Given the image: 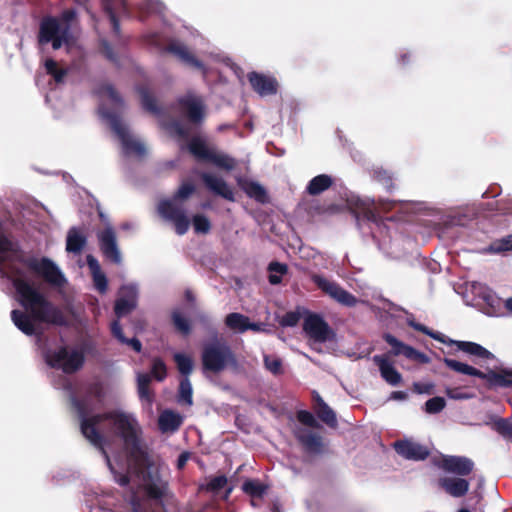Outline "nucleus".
<instances>
[{
	"mask_svg": "<svg viewBox=\"0 0 512 512\" xmlns=\"http://www.w3.org/2000/svg\"><path fill=\"white\" fill-rule=\"evenodd\" d=\"M210 230V220L204 215L194 214V232L199 234H208Z\"/></svg>",
	"mask_w": 512,
	"mask_h": 512,
	"instance_id": "obj_46",
	"label": "nucleus"
},
{
	"mask_svg": "<svg viewBox=\"0 0 512 512\" xmlns=\"http://www.w3.org/2000/svg\"><path fill=\"white\" fill-rule=\"evenodd\" d=\"M166 51L179 56L183 60L192 62V55L180 44L171 43L166 47Z\"/></svg>",
	"mask_w": 512,
	"mask_h": 512,
	"instance_id": "obj_51",
	"label": "nucleus"
},
{
	"mask_svg": "<svg viewBox=\"0 0 512 512\" xmlns=\"http://www.w3.org/2000/svg\"><path fill=\"white\" fill-rule=\"evenodd\" d=\"M45 69L48 75L52 76L57 84L63 83L67 76V69L59 68L55 60L49 58L45 61Z\"/></svg>",
	"mask_w": 512,
	"mask_h": 512,
	"instance_id": "obj_37",
	"label": "nucleus"
},
{
	"mask_svg": "<svg viewBox=\"0 0 512 512\" xmlns=\"http://www.w3.org/2000/svg\"><path fill=\"white\" fill-rule=\"evenodd\" d=\"M312 281L320 290L343 306L354 307L358 303V299L352 293L334 281H330L318 274L312 276Z\"/></svg>",
	"mask_w": 512,
	"mask_h": 512,
	"instance_id": "obj_12",
	"label": "nucleus"
},
{
	"mask_svg": "<svg viewBox=\"0 0 512 512\" xmlns=\"http://www.w3.org/2000/svg\"><path fill=\"white\" fill-rule=\"evenodd\" d=\"M446 406V401L443 397L436 396L430 398L425 402V411L428 414H437L441 412Z\"/></svg>",
	"mask_w": 512,
	"mask_h": 512,
	"instance_id": "obj_45",
	"label": "nucleus"
},
{
	"mask_svg": "<svg viewBox=\"0 0 512 512\" xmlns=\"http://www.w3.org/2000/svg\"><path fill=\"white\" fill-rule=\"evenodd\" d=\"M99 248L106 260L119 265L122 262V256L117 244V237L113 227L108 226L97 233Z\"/></svg>",
	"mask_w": 512,
	"mask_h": 512,
	"instance_id": "obj_14",
	"label": "nucleus"
},
{
	"mask_svg": "<svg viewBox=\"0 0 512 512\" xmlns=\"http://www.w3.org/2000/svg\"><path fill=\"white\" fill-rule=\"evenodd\" d=\"M313 409L317 417L330 428H336L338 425L336 413L316 392L313 396Z\"/></svg>",
	"mask_w": 512,
	"mask_h": 512,
	"instance_id": "obj_24",
	"label": "nucleus"
},
{
	"mask_svg": "<svg viewBox=\"0 0 512 512\" xmlns=\"http://www.w3.org/2000/svg\"><path fill=\"white\" fill-rule=\"evenodd\" d=\"M488 251L494 254L512 251V234L492 241Z\"/></svg>",
	"mask_w": 512,
	"mask_h": 512,
	"instance_id": "obj_40",
	"label": "nucleus"
},
{
	"mask_svg": "<svg viewBox=\"0 0 512 512\" xmlns=\"http://www.w3.org/2000/svg\"><path fill=\"white\" fill-rule=\"evenodd\" d=\"M89 397H94L99 402L102 401L104 391L100 383L91 384L84 397L71 396L70 398L71 406L78 416L80 431L83 437L99 449L101 454L106 457L108 463H110V457L105 449L106 438L98 429V425L104 421H111L118 436L123 440L134 472L144 482L143 486L146 495L150 499H162L167 490V482L160 477L158 472H154L151 469L148 454L141 444L142 430L138 421L129 414L117 411L91 414L92 408L89 403ZM109 465L111 466V464Z\"/></svg>",
	"mask_w": 512,
	"mask_h": 512,
	"instance_id": "obj_1",
	"label": "nucleus"
},
{
	"mask_svg": "<svg viewBox=\"0 0 512 512\" xmlns=\"http://www.w3.org/2000/svg\"><path fill=\"white\" fill-rule=\"evenodd\" d=\"M183 422L180 414L166 409L158 417V428L162 433H174L179 429Z\"/></svg>",
	"mask_w": 512,
	"mask_h": 512,
	"instance_id": "obj_27",
	"label": "nucleus"
},
{
	"mask_svg": "<svg viewBox=\"0 0 512 512\" xmlns=\"http://www.w3.org/2000/svg\"><path fill=\"white\" fill-rule=\"evenodd\" d=\"M445 394L449 399L453 400H467L472 398V394L463 392L460 387H446Z\"/></svg>",
	"mask_w": 512,
	"mask_h": 512,
	"instance_id": "obj_55",
	"label": "nucleus"
},
{
	"mask_svg": "<svg viewBox=\"0 0 512 512\" xmlns=\"http://www.w3.org/2000/svg\"><path fill=\"white\" fill-rule=\"evenodd\" d=\"M268 270L270 271V275L268 277L270 284L276 285L281 282V275L285 274L288 268L286 264L275 261L269 264Z\"/></svg>",
	"mask_w": 512,
	"mask_h": 512,
	"instance_id": "obj_42",
	"label": "nucleus"
},
{
	"mask_svg": "<svg viewBox=\"0 0 512 512\" xmlns=\"http://www.w3.org/2000/svg\"><path fill=\"white\" fill-rule=\"evenodd\" d=\"M111 333L120 343L130 346L135 352L140 353L142 350V343L136 337L127 338L123 333V329L118 320L111 323Z\"/></svg>",
	"mask_w": 512,
	"mask_h": 512,
	"instance_id": "obj_32",
	"label": "nucleus"
},
{
	"mask_svg": "<svg viewBox=\"0 0 512 512\" xmlns=\"http://www.w3.org/2000/svg\"><path fill=\"white\" fill-rule=\"evenodd\" d=\"M373 362L377 365L381 377L390 385L397 386L402 381V375L393 366L388 354L374 355Z\"/></svg>",
	"mask_w": 512,
	"mask_h": 512,
	"instance_id": "obj_22",
	"label": "nucleus"
},
{
	"mask_svg": "<svg viewBox=\"0 0 512 512\" xmlns=\"http://www.w3.org/2000/svg\"><path fill=\"white\" fill-rule=\"evenodd\" d=\"M266 489L267 487L258 480H246L242 485L243 492L253 498H262Z\"/></svg>",
	"mask_w": 512,
	"mask_h": 512,
	"instance_id": "obj_38",
	"label": "nucleus"
},
{
	"mask_svg": "<svg viewBox=\"0 0 512 512\" xmlns=\"http://www.w3.org/2000/svg\"><path fill=\"white\" fill-rule=\"evenodd\" d=\"M303 331L315 342L324 343L332 338L333 330L317 313L307 312L303 321Z\"/></svg>",
	"mask_w": 512,
	"mask_h": 512,
	"instance_id": "obj_13",
	"label": "nucleus"
},
{
	"mask_svg": "<svg viewBox=\"0 0 512 512\" xmlns=\"http://www.w3.org/2000/svg\"><path fill=\"white\" fill-rule=\"evenodd\" d=\"M406 358L409 360L417 361L421 364H428L431 361L430 357H428L425 353L415 349L414 347H411V349L408 350V355Z\"/></svg>",
	"mask_w": 512,
	"mask_h": 512,
	"instance_id": "obj_56",
	"label": "nucleus"
},
{
	"mask_svg": "<svg viewBox=\"0 0 512 512\" xmlns=\"http://www.w3.org/2000/svg\"><path fill=\"white\" fill-rule=\"evenodd\" d=\"M172 320L177 331L184 335H187L189 333L190 325L188 323V320L181 313V311L174 310L172 313Z\"/></svg>",
	"mask_w": 512,
	"mask_h": 512,
	"instance_id": "obj_44",
	"label": "nucleus"
},
{
	"mask_svg": "<svg viewBox=\"0 0 512 512\" xmlns=\"http://www.w3.org/2000/svg\"><path fill=\"white\" fill-rule=\"evenodd\" d=\"M207 115V107L201 97L194 96V131H199Z\"/></svg>",
	"mask_w": 512,
	"mask_h": 512,
	"instance_id": "obj_39",
	"label": "nucleus"
},
{
	"mask_svg": "<svg viewBox=\"0 0 512 512\" xmlns=\"http://www.w3.org/2000/svg\"><path fill=\"white\" fill-rule=\"evenodd\" d=\"M192 196V179H186L172 197L159 200L158 216L172 225L178 235L188 232L192 219L189 216V198Z\"/></svg>",
	"mask_w": 512,
	"mask_h": 512,
	"instance_id": "obj_4",
	"label": "nucleus"
},
{
	"mask_svg": "<svg viewBox=\"0 0 512 512\" xmlns=\"http://www.w3.org/2000/svg\"><path fill=\"white\" fill-rule=\"evenodd\" d=\"M497 210L503 214H510L512 213V208L505 207L502 203V201L498 202Z\"/></svg>",
	"mask_w": 512,
	"mask_h": 512,
	"instance_id": "obj_63",
	"label": "nucleus"
},
{
	"mask_svg": "<svg viewBox=\"0 0 512 512\" xmlns=\"http://www.w3.org/2000/svg\"><path fill=\"white\" fill-rule=\"evenodd\" d=\"M86 245V237L80 234L76 228L69 230L66 239V250L75 254L80 253Z\"/></svg>",
	"mask_w": 512,
	"mask_h": 512,
	"instance_id": "obj_33",
	"label": "nucleus"
},
{
	"mask_svg": "<svg viewBox=\"0 0 512 512\" xmlns=\"http://www.w3.org/2000/svg\"><path fill=\"white\" fill-rule=\"evenodd\" d=\"M151 376L147 373H139L137 376V389L141 401L149 406L154 402V392L150 389Z\"/></svg>",
	"mask_w": 512,
	"mask_h": 512,
	"instance_id": "obj_31",
	"label": "nucleus"
},
{
	"mask_svg": "<svg viewBox=\"0 0 512 512\" xmlns=\"http://www.w3.org/2000/svg\"><path fill=\"white\" fill-rule=\"evenodd\" d=\"M75 17V12L73 10H66L62 14V18L65 22H69Z\"/></svg>",
	"mask_w": 512,
	"mask_h": 512,
	"instance_id": "obj_62",
	"label": "nucleus"
},
{
	"mask_svg": "<svg viewBox=\"0 0 512 512\" xmlns=\"http://www.w3.org/2000/svg\"><path fill=\"white\" fill-rule=\"evenodd\" d=\"M64 30L69 32L68 24L62 25L56 17L46 16L40 22L38 41L48 44L54 37L62 35Z\"/></svg>",
	"mask_w": 512,
	"mask_h": 512,
	"instance_id": "obj_20",
	"label": "nucleus"
},
{
	"mask_svg": "<svg viewBox=\"0 0 512 512\" xmlns=\"http://www.w3.org/2000/svg\"><path fill=\"white\" fill-rule=\"evenodd\" d=\"M393 447L397 454L407 460L422 461L430 455V450L427 446L408 439L395 441Z\"/></svg>",
	"mask_w": 512,
	"mask_h": 512,
	"instance_id": "obj_18",
	"label": "nucleus"
},
{
	"mask_svg": "<svg viewBox=\"0 0 512 512\" xmlns=\"http://www.w3.org/2000/svg\"><path fill=\"white\" fill-rule=\"evenodd\" d=\"M297 419L300 423H302L308 427L316 428L319 426L314 415L307 410L298 411Z\"/></svg>",
	"mask_w": 512,
	"mask_h": 512,
	"instance_id": "obj_54",
	"label": "nucleus"
},
{
	"mask_svg": "<svg viewBox=\"0 0 512 512\" xmlns=\"http://www.w3.org/2000/svg\"><path fill=\"white\" fill-rule=\"evenodd\" d=\"M372 178L381 184L387 191L394 189V178L391 172L383 168H375L372 171Z\"/></svg>",
	"mask_w": 512,
	"mask_h": 512,
	"instance_id": "obj_36",
	"label": "nucleus"
},
{
	"mask_svg": "<svg viewBox=\"0 0 512 512\" xmlns=\"http://www.w3.org/2000/svg\"><path fill=\"white\" fill-rule=\"evenodd\" d=\"M391 398L395 400H406L407 399V393L404 391H393L391 393Z\"/></svg>",
	"mask_w": 512,
	"mask_h": 512,
	"instance_id": "obj_61",
	"label": "nucleus"
},
{
	"mask_svg": "<svg viewBox=\"0 0 512 512\" xmlns=\"http://www.w3.org/2000/svg\"><path fill=\"white\" fill-rule=\"evenodd\" d=\"M297 440L303 449L309 454H321L324 452V443L320 435L311 431L299 433Z\"/></svg>",
	"mask_w": 512,
	"mask_h": 512,
	"instance_id": "obj_26",
	"label": "nucleus"
},
{
	"mask_svg": "<svg viewBox=\"0 0 512 512\" xmlns=\"http://www.w3.org/2000/svg\"><path fill=\"white\" fill-rule=\"evenodd\" d=\"M86 259L95 289L101 294L106 293L108 289V280L106 275L102 272L98 260L92 255H88Z\"/></svg>",
	"mask_w": 512,
	"mask_h": 512,
	"instance_id": "obj_28",
	"label": "nucleus"
},
{
	"mask_svg": "<svg viewBox=\"0 0 512 512\" xmlns=\"http://www.w3.org/2000/svg\"><path fill=\"white\" fill-rule=\"evenodd\" d=\"M492 428L505 439L512 440V422L509 419L497 417Z\"/></svg>",
	"mask_w": 512,
	"mask_h": 512,
	"instance_id": "obj_41",
	"label": "nucleus"
},
{
	"mask_svg": "<svg viewBox=\"0 0 512 512\" xmlns=\"http://www.w3.org/2000/svg\"><path fill=\"white\" fill-rule=\"evenodd\" d=\"M190 457V452L185 451L181 453L177 459V468L181 470L186 465L188 459Z\"/></svg>",
	"mask_w": 512,
	"mask_h": 512,
	"instance_id": "obj_60",
	"label": "nucleus"
},
{
	"mask_svg": "<svg viewBox=\"0 0 512 512\" xmlns=\"http://www.w3.org/2000/svg\"><path fill=\"white\" fill-rule=\"evenodd\" d=\"M104 458H106L104 456ZM107 460V459H105ZM107 463V466L109 467V469L114 473V478H115V481L120 485V486H127L129 483H130V477L128 474H121V473H116V471L114 470V467L113 465H109L108 461H106ZM110 464H112L110 462Z\"/></svg>",
	"mask_w": 512,
	"mask_h": 512,
	"instance_id": "obj_58",
	"label": "nucleus"
},
{
	"mask_svg": "<svg viewBox=\"0 0 512 512\" xmlns=\"http://www.w3.org/2000/svg\"><path fill=\"white\" fill-rule=\"evenodd\" d=\"M436 465L448 473L459 476H467L474 469V462L465 456L443 455Z\"/></svg>",
	"mask_w": 512,
	"mask_h": 512,
	"instance_id": "obj_16",
	"label": "nucleus"
},
{
	"mask_svg": "<svg viewBox=\"0 0 512 512\" xmlns=\"http://www.w3.org/2000/svg\"><path fill=\"white\" fill-rule=\"evenodd\" d=\"M227 482L228 480L225 475L215 476L206 484L205 489L213 494H218L220 490L226 487Z\"/></svg>",
	"mask_w": 512,
	"mask_h": 512,
	"instance_id": "obj_49",
	"label": "nucleus"
},
{
	"mask_svg": "<svg viewBox=\"0 0 512 512\" xmlns=\"http://www.w3.org/2000/svg\"><path fill=\"white\" fill-rule=\"evenodd\" d=\"M264 365L274 375H279L283 372L282 361L279 358H272L270 356L264 357Z\"/></svg>",
	"mask_w": 512,
	"mask_h": 512,
	"instance_id": "obj_53",
	"label": "nucleus"
},
{
	"mask_svg": "<svg viewBox=\"0 0 512 512\" xmlns=\"http://www.w3.org/2000/svg\"><path fill=\"white\" fill-rule=\"evenodd\" d=\"M443 363L451 370L468 376L480 378L485 381V387L489 390H496L499 388H512V369L511 368H497L488 369L483 372L471 365L462 363L460 361L443 358Z\"/></svg>",
	"mask_w": 512,
	"mask_h": 512,
	"instance_id": "obj_6",
	"label": "nucleus"
},
{
	"mask_svg": "<svg viewBox=\"0 0 512 512\" xmlns=\"http://www.w3.org/2000/svg\"><path fill=\"white\" fill-rule=\"evenodd\" d=\"M439 486L452 497H463L469 490V481L459 477H444L439 479Z\"/></svg>",
	"mask_w": 512,
	"mask_h": 512,
	"instance_id": "obj_23",
	"label": "nucleus"
},
{
	"mask_svg": "<svg viewBox=\"0 0 512 512\" xmlns=\"http://www.w3.org/2000/svg\"><path fill=\"white\" fill-rule=\"evenodd\" d=\"M22 262L51 285L61 287L66 281L60 269L47 257H43L40 260L29 258L22 260Z\"/></svg>",
	"mask_w": 512,
	"mask_h": 512,
	"instance_id": "obj_11",
	"label": "nucleus"
},
{
	"mask_svg": "<svg viewBox=\"0 0 512 512\" xmlns=\"http://www.w3.org/2000/svg\"><path fill=\"white\" fill-rule=\"evenodd\" d=\"M333 185V179L327 174H320L312 178L307 187L306 192L309 195L316 196L328 190Z\"/></svg>",
	"mask_w": 512,
	"mask_h": 512,
	"instance_id": "obj_30",
	"label": "nucleus"
},
{
	"mask_svg": "<svg viewBox=\"0 0 512 512\" xmlns=\"http://www.w3.org/2000/svg\"><path fill=\"white\" fill-rule=\"evenodd\" d=\"M200 178L205 188L212 194L230 202L235 201L233 188L222 177L209 172H203Z\"/></svg>",
	"mask_w": 512,
	"mask_h": 512,
	"instance_id": "obj_17",
	"label": "nucleus"
},
{
	"mask_svg": "<svg viewBox=\"0 0 512 512\" xmlns=\"http://www.w3.org/2000/svg\"><path fill=\"white\" fill-rule=\"evenodd\" d=\"M407 324L409 327L413 328L414 330L421 332L432 339L441 342L443 344L449 345V346H456L458 350L465 352L469 355L481 358V359H494V354L487 350L482 345L470 342V341H460V340H453L445 336L444 334L434 331L424 324H421L417 322L414 318H408Z\"/></svg>",
	"mask_w": 512,
	"mask_h": 512,
	"instance_id": "obj_8",
	"label": "nucleus"
},
{
	"mask_svg": "<svg viewBox=\"0 0 512 512\" xmlns=\"http://www.w3.org/2000/svg\"><path fill=\"white\" fill-rule=\"evenodd\" d=\"M410 61V54L409 53H404L400 56V62L405 65V64H408Z\"/></svg>",
	"mask_w": 512,
	"mask_h": 512,
	"instance_id": "obj_64",
	"label": "nucleus"
},
{
	"mask_svg": "<svg viewBox=\"0 0 512 512\" xmlns=\"http://www.w3.org/2000/svg\"><path fill=\"white\" fill-rule=\"evenodd\" d=\"M202 363L205 370L219 373L237 364L236 357L225 340L216 339L204 346Z\"/></svg>",
	"mask_w": 512,
	"mask_h": 512,
	"instance_id": "obj_7",
	"label": "nucleus"
},
{
	"mask_svg": "<svg viewBox=\"0 0 512 512\" xmlns=\"http://www.w3.org/2000/svg\"><path fill=\"white\" fill-rule=\"evenodd\" d=\"M301 314L298 311H289L285 313L279 321L282 327H294L298 324Z\"/></svg>",
	"mask_w": 512,
	"mask_h": 512,
	"instance_id": "obj_52",
	"label": "nucleus"
},
{
	"mask_svg": "<svg viewBox=\"0 0 512 512\" xmlns=\"http://www.w3.org/2000/svg\"><path fill=\"white\" fill-rule=\"evenodd\" d=\"M104 12L107 14L116 35L120 33V23L117 12L126 11V0H101Z\"/></svg>",
	"mask_w": 512,
	"mask_h": 512,
	"instance_id": "obj_25",
	"label": "nucleus"
},
{
	"mask_svg": "<svg viewBox=\"0 0 512 512\" xmlns=\"http://www.w3.org/2000/svg\"><path fill=\"white\" fill-rule=\"evenodd\" d=\"M69 32L67 30H64L62 35L54 37L53 40H50V43L52 44V48L54 50H58L62 47L64 43L68 41Z\"/></svg>",
	"mask_w": 512,
	"mask_h": 512,
	"instance_id": "obj_59",
	"label": "nucleus"
},
{
	"mask_svg": "<svg viewBox=\"0 0 512 512\" xmlns=\"http://www.w3.org/2000/svg\"><path fill=\"white\" fill-rule=\"evenodd\" d=\"M46 363L54 369L62 370L65 374H73L79 371L85 362L82 350H69L68 346H60L55 350L45 353Z\"/></svg>",
	"mask_w": 512,
	"mask_h": 512,
	"instance_id": "obj_9",
	"label": "nucleus"
},
{
	"mask_svg": "<svg viewBox=\"0 0 512 512\" xmlns=\"http://www.w3.org/2000/svg\"><path fill=\"white\" fill-rule=\"evenodd\" d=\"M413 391L417 394L431 395L434 393V384L433 383L414 382L413 383Z\"/></svg>",
	"mask_w": 512,
	"mask_h": 512,
	"instance_id": "obj_57",
	"label": "nucleus"
},
{
	"mask_svg": "<svg viewBox=\"0 0 512 512\" xmlns=\"http://www.w3.org/2000/svg\"><path fill=\"white\" fill-rule=\"evenodd\" d=\"M139 94L144 110L160 117L162 128L177 139L181 152L192 155V92L188 91L171 108L176 118H165L166 110L157 104L156 98L147 88L140 87Z\"/></svg>",
	"mask_w": 512,
	"mask_h": 512,
	"instance_id": "obj_3",
	"label": "nucleus"
},
{
	"mask_svg": "<svg viewBox=\"0 0 512 512\" xmlns=\"http://www.w3.org/2000/svg\"><path fill=\"white\" fill-rule=\"evenodd\" d=\"M174 361L177 369L184 376L179 385V401L192 404V387L188 378L189 373L192 371V358L182 353H176Z\"/></svg>",
	"mask_w": 512,
	"mask_h": 512,
	"instance_id": "obj_15",
	"label": "nucleus"
},
{
	"mask_svg": "<svg viewBox=\"0 0 512 512\" xmlns=\"http://www.w3.org/2000/svg\"><path fill=\"white\" fill-rule=\"evenodd\" d=\"M8 270L7 277L12 282L20 305L25 309L11 311V319L21 332L28 336L35 335L34 321L56 326L68 325L63 311L25 279V273L21 268L10 264Z\"/></svg>",
	"mask_w": 512,
	"mask_h": 512,
	"instance_id": "obj_2",
	"label": "nucleus"
},
{
	"mask_svg": "<svg viewBox=\"0 0 512 512\" xmlns=\"http://www.w3.org/2000/svg\"><path fill=\"white\" fill-rule=\"evenodd\" d=\"M106 118L109 120L111 129L119 138L123 152L127 156H137L142 158L146 154V148L143 143L133 138L126 125L121 121L120 117L116 113H106Z\"/></svg>",
	"mask_w": 512,
	"mask_h": 512,
	"instance_id": "obj_10",
	"label": "nucleus"
},
{
	"mask_svg": "<svg viewBox=\"0 0 512 512\" xmlns=\"http://www.w3.org/2000/svg\"><path fill=\"white\" fill-rule=\"evenodd\" d=\"M121 297L115 301L114 312L118 318L131 313L137 306V290L134 286H122Z\"/></svg>",
	"mask_w": 512,
	"mask_h": 512,
	"instance_id": "obj_21",
	"label": "nucleus"
},
{
	"mask_svg": "<svg viewBox=\"0 0 512 512\" xmlns=\"http://www.w3.org/2000/svg\"><path fill=\"white\" fill-rule=\"evenodd\" d=\"M241 189L245 192V194L249 197L257 201L261 204H266L269 202V196L265 188L260 185L258 182L251 180H244L238 182Z\"/></svg>",
	"mask_w": 512,
	"mask_h": 512,
	"instance_id": "obj_29",
	"label": "nucleus"
},
{
	"mask_svg": "<svg viewBox=\"0 0 512 512\" xmlns=\"http://www.w3.org/2000/svg\"><path fill=\"white\" fill-rule=\"evenodd\" d=\"M382 338L387 344L391 346L390 354H392L393 356L403 355L407 357L408 350H410L412 346H409L404 342L398 340L395 336H393L390 333H384Z\"/></svg>",
	"mask_w": 512,
	"mask_h": 512,
	"instance_id": "obj_35",
	"label": "nucleus"
},
{
	"mask_svg": "<svg viewBox=\"0 0 512 512\" xmlns=\"http://www.w3.org/2000/svg\"><path fill=\"white\" fill-rule=\"evenodd\" d=\"M151 376L157 381H163L167 376V368L161 358H154L151 366Z\"/></svg>",
	"mask_w": 512,
	"mask_h": 512,
	"instance_id": "obj_43",
	"label": "nucleus"
},
{
	"mask_svg": "<svg viewBox=\"0 0 512 512\" xmlns=\"http://www.w3.org/2000/svg\"><path fill=\"white\" fill-rule=\"evenodd\" d=\"M194 163L227 172L237 167L235 158L223 152L212 137L201 134L200 131H194Z\"/></svg>",
	"mask_w": 512,
	"mask_h": 512,
	"instance_id": "obj_5",
	"label": "nucleus"
},
{
	"mask_svg": "<svg viewBox=\"0 0 512 512\" xmlns=\"http://www.w3.org/2000/svg\"><path fill=\"white\" fill-rule=\"evenodd\" d=\"M248 317L237 312L229 313L225 317V325L236 332L243 333L248 330Z\"/></svg>",
	"mask_w": 512,
	"mask_h": 512,
	"instance_id": "obj_34",
	"label": "nucleus"
},
{
	"mask_svg": "<svg viewBox=\"0 0 512 512\" xmlns=\"http://www.w3.org/2000/svg\"><path fill=\"white\" fill-rule=\"evenodd\" d=\"M247 79L252 89L260 96L275 95L278 91V82L273 76L252 71L247 74Z\"/></svg>",
	"mask_w": 512,
	"mask_h": 512,
	"instance_id": "obj_19",
	"label": "nucleus"
},
{
	"mask_svg": "<svg viewBox=\"0 0 512 512\" xmlns=\"http://www.w3.org/2000/svg\"><path fill=\"white\" fill-rule=\"evenodd\" d=\"M99 93L107 96L116 105H123V100L118 91L111 84H104L100 87Z\"/></svg>",
	"mask_w": 512,
	"mask_h": 512,
	"instance_id": "obj_50",
	"label": "nucleus"
},
{
	"mask_svg": "<svg viewBox=\"0 0 512 512\" xmlns=\"http://www.w3.org/2000/svg\"><path fill=\"white\" fill-rule=\"evenodd\" d=\"M357 218H361L373 223H378L381 220L379 214L371 206L365 204L359 207Z\"/></svg>",
	"mask_w": 512,
	"mask_h": 512,
	"instance_id": "obj_47",
	"label": "nucleus"
},
{
	"mask_svg": "<svg viewBox=\"0 0 512 512\" xmlns=\"http://www.w3.org/2000/svg\"><path fill=\"white\" fill-rule=\"evenodd\" d=\"M99 49H100L101 54L107 60H109L111 63H113L116 66L119 65V58H118L117 54L115 53V51L113 50V47L110 45V43L107 40L102 39L100 41Z\"/></svg>",
	"mask_w": 512,
	"mask_h": 512,
	"instance_id": "obj_48",
	"label": "nucleus"
}]
</instances>
